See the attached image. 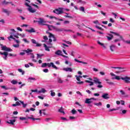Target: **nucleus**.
I'll return each instance as SVG.
<instances>
[{"mask_svg":"<svg viewBox=\"0 0 130 130\" xmlns=\"http://www.w3.org/2000/svg\"><path fill=\"white\" fill-rule=\"evenodd\" d=\"M44 47L45 48V50L46 51H50V49H49V47L46 45V44H44Z\"/></svg>","mask_w":130,"mask_h":130,"instance_id":"nucleus-25","label":"nucleus"},{"mask_svg":"<svg viewBox=\"0 0 130 130\" xmlns=\"http://www.w3.org/2000/svg\"><path fill=\"white\" fill-rule=\"evenodd\" d=\"M29 54H31V56H30L31 58L34 59L35 57V56L34 55V54L32 53H30Z\"/></svg>","mask_w":130,"mask_h":130,"instance_id":"nucleus-47","label":"nucleus"},{"mask_svg":"<svg viewBox=\"0 0 130 130\" xmlns=\"http://www.w3.org/2000/svg\"><path fill=\"white\" fill-rule=\"evenodd\" d=\"M118 70L115 72L116 74H120L121 73H123L124 72H126V69L125 68L122 67H118Z\"/></svg>","mask_w":130,"mask_h":130,"instance_id":"nucleus-5","label":"nucleus"},{"mask_svg":"<svg viewBox=\"0 0 130 130\" xmlns=\"http://www.w3.org/2000/svg\"><path fill=\"white\" fill-rule=\"evenodd\" d=\"M50 92H51V96H52V97H54V96H55V92H53L52 90H51Z\"/></svg>","mask_w":130,"mask_h":130,"instance_id":"nucleus-38","label":"nucleus"},{"mask_svg":"<svg viewBox=\"0 0 130 130\" xmlns=\"http://www.w3.org/2000/svg\"><path fill=\"white\" fill-rule=\"evenodd\" d=\"M39 21L38 20H34V23H38V24H40V25H43V24L46 23V21L43 20L42 18H39Z\"/></svg>","mask_w":130,"mask_h":130,"instance_id":"nucleus-6","label":"nucleus"},{"mask_svg":"<svg viewBox=\"0 0 130 130\" xmlns=\"http://www.w3.org/2000/svg\"><path fill=\"white\" fill-rule=\"evenodd\" d=\"M41 92L42 93H45V92H46V90H45L44 88H42Z\"/></svg>","mask_w":130,"mask_h":130,"instance_id":"nucleus-54","label":"nucleus"},{"mask_svg":"<svg viewBox=\"0 0 130 130\" xmlns=\"http://www.w3.org/2000/svg\"><path fill=\"white\" fill-rule=\"evenodd\" d=\"M115 47H116V46H115L114 45H111L110 47V49L111 51H112V52L114 51V50H113V49H114V48H115Z\"/></svg>","mask_w":130,"mask_h":130,"instance_id":"nucleus-22","label":"nucleus"},{"mask_svg":"<svg viewBox=\"0 0 130 130\" xmlns=\"http://www.w3.org/2000/svg\"><path fill=\"white\" fill-rule=\"evenodd\" d=\"M19 119L20 120H27L28 119H29V118H28V117H20L19 118Z\"/></svg>","mask_w":130,"mask_h":130,"instance_id":"nucleus-27","label":"nucleus"},{"mask_svg":"<svg viewBox=\"0 0 130 130\" xmlns=\"http://www.w3.org/2000/svg\"><path fill=\"white\" fill-rule=\"evenodd\" d=\"M2 12L7 14V16H10V14H11V11H9L7 9L4 8H2Z\"/></svg>","mask_w":130,"mask_h":130,"instance_id":"nucleus-14","label":"nucleus"},{"mask_svg":"<svg viewBox=\"0 0 130 130\" xmlns=\"http://www.w3.org/2000/svg\"><path fill=\"white\" fill-rule=\"evenodd\" d=\"M0 54H1V55H5V57H4L3 58L5 60H7L8 58V55H9V53H8V52H6V51L4 52H0Z\"/></svg>","mask_w":130,"mask_h":130,"instance_id":"nucleus-9","label":"nucleus"},{"mask_svg":"<svg viewBox=\"0 0 130 130\" xmlns=\"http://www.w3.org/2000/svg\"><path fill=\"white\" fill-rule=\"evenodd\" d=\"M63 71H65V72H71V73L73 72V69L71 68H63Z\"/></svg>","mask_w":130,"mask_h":130,"instance_id":"nucleus-20","label":"nucleus"},{"mask_svg":"<svg viewBox=\"0 0 130 130\" xmlns=\"http://www.w3.org/2000/svg\"><path fill=\"white\" fill-rule=\"evenodd\" d=\"M6 51H13V50L11 49L10 48H7L6 49Z\"/></svg>","mask_w":130,"mask_h":130,"instance_id":"nucleus-55","label":"nucleus"},{"mask_svg":"<svg viewBox=\"0 0 130 130\" xmlns=\"http://www.w3.org/2000/svg\"><path fill=\"white\" fill-rule=\"evenodd\" d=\"M71 113L73 115L76 114V113H77V111L76 110H75V109H73V110H72Z\"/></svg>","mask_w":130,"mask_h":130,"instance_id":"nucleus-35","label":"nucleus"},{"mask_svg":"<svg viewBox=\"0 0 130 130\" xmlns=\"http://www.w3.org/2000/svg\"><path fill=\"white\" fill-rule=\"evenodd\" d=\"M94 85V82L93 81H90V83H89V86H93Z\"/></svg>","mask_w":130,"mask_h":130,"instance_id":"nucleus-63","label":"nucleus"},{"mask_svg":"<svg viewBox=\"0 0 130 130\" xmlns=\"http://www.w3.org/2000/svg\"><path fill=\"white\" fill-rule=\"evenodd\" d=\"M80 11H81V12H85V8L83 7H81L79 9Z\"/></svg>","mask_w":130,"mask_h":130,"instance_id":"nucleus-42","label":"nucleus"},{"mask_svg":"<svg viewBox=\"0 0 130 130\" xmlns=\"http://www.w3.org/2000/svg\"><path fill=\"white\" fill-rule=\"evenodd\" d=\"M110 33H111V34H114V35H116V36H119L120 39H121L122 40V41L123 42V40H124L123 39V38H122V36H120L119 34H117L115 32L112 31H110Z\"/></svg>","mask_w":130,"mask_h":130,"instance_id":"nucleus-13","label":"nucleus"},{"mask_svg":"<svg viewBox=\"0 0 130 130\" xmlns=\"http://www.w3.org/2000/svg\"><path fill=\"white\" fill-rule=\"evenodd\" d=\"M62 10H63V8H58V9L54 10L53 13H54V14H56L57 15H60L63 13Z\"/></svg>","mask_w":130,"mask_h":130,"instance_id":"nucleus-3","label":"nucleus"},{"mask_svg":"<svg viewBox=\"0 0 130 130\" xmlns=\"http://www.w3.org/2000/svg\"><path fill=\"white\" fill-rule=\"evenodd\" d=\"M74 60L75 61H76V62H79V63H83V64H88V63L86 62L80 61L76 58L74 59Z\"/></svg>","mask_w":130,"mask_h":130,"instance_id":"nucleus-19","label":"nucleus"},{"mask_svg":"<svg viewBox=\"0 0 130 130\" xmlns=\"http://www.w3.org/2000/svg\"><path fill=\"white\" fill-rule=\"evenodd\" d=\"M2 4L3 6H7V5H9V4H10L12 6H14L12 2H7L6 0H4Z\"/></svg>","mask_w":130,"mask_h":130,"instance_id":"nucleus-11","label":"nucleus"},{"mask_svg":"<svg viewBox=\"0 0 130 130\" xmlns=\"http://www.w3.org/2000/svg\"><path fill=\"white\" fill-rule=\"evenodd\" d=\"M25 31L28 32V33H35L36 32V30L34 28H31L30 29H26Z\"/></svg>","mask_w":130,"mask_h":130,"instance_id":"nucleus-18","label":"nucleus"},{"mask_svg":"<svg viewBox=\"0 0 130 130\" xmlns=\"http://www.w3.org/2000/svg\"><path fill=\"white\" fill-rule=\"evenodd\" d=\"M126 110H122V113L123 114H125V113H126Z\"/></svg>","mask_w":130,"mask_h":130,"instance_id":"nucleus-53","label":"nucleus"},{"mask_svg":"<svg viewBox=\"0 0 130 130\" xmlns=\"http://www.w3.org/2000/svg\"><path fill=\"white\" fill-rule=\"evenodd\" d=\"M28 82L29 83H34V81H36V78L33 77H29L27 79Z\"/></svg>","mask_w":130,"mask_h":130,"instance_id":"nucleus-15","label":"nucleus"},{"mask_svg":"<svg viewBox=\"0 0 130 130\" xmlns=\"http://www.w3.org/2000/svg\"><path fill=\"white\" fill-rule=\"evenodd\" d=\"M95 28H96L97 29H99V30H101L102 31H104V29L102 28V27H100L99 26L96 25L95 26Z\"/></svg>","mask_w":130,"mask_h":130,"instance_id":"nucleus-40","label":"nucleus"},{"mask_svg":"<svg viewBox=\"0 0 130 130\" xmlns=\"http://www.w3.org/2000/svg\"><path fill=\"white\" fill-rule=\"evenodd\" d=\"M90 100H89V99H86L85 101V103H86V104H90L91 101H90Z\"/></svg>","mask_w":130,"mask_h":130,"instance_id":"nucleus-29","label":"nucleus"},{"mask_svg":"<svg viewBox=\"0 0 130 130\" xmlns=\"http://www.w3.org/2000/svg\"><path fill=\"white\" fill-rule=\"evenodd\" d=\"M58 112H60V113H63V114H64V111H63L62 107L58 110Z\"/></svg>","mask_w":130,"mask_h":130,"instance_id":"nucleus-32","label":"nucleus"},{"mask_svg":"<svg viewBox=\"0 0 130 130\" xmlns=\"http://www.w3.org/2000/svg\"><path fill=\"white\" fill-rule=\"evenodd\" d=\"M46 33H47L48 34H49V38H52L53 39V41H54V42L55 41H56V38H55V37L54 36V35L52 34H51V32H49L48 31H46Z\"/></svg>","mask_w":130,"mask_h":130,"instance_id":"nucleus-8","label":"nucleus"},{"mask_svg":"<svg viewBox=\"0 0 130 130\" xmlns=\"http://www.w3.org/2000/svg\"><path fill=\"white\" fill-rule=\"evenodd\" d=\"M27 118H29V119H32V120H40V118H35L31 117H27Z\"/></svg>","mask_w":130,"mask_h":130,"instance_id":"nucleus-28","label":"nucleus"},{"mask_svg":"<svg viewBox=\"0 0 130 130\" xmlns=\"http://www.w3.org/2000/svg\"><path fill=\"white\" fill-rule=\"evenodd\" d=\"M37 58H41L42 56H43L44 54H37Z\"/></svg>","mask_w":130,"mask_h":130,"instance_id":"nucleus-33","label":"nucleus"},{"mask_svg":"<svg viewBox=\"0 0 130 130\" xmlns=\"http://www.w3.org/2000/svg\"><path fill=\"white\" fill-rule=\"evenodd\" d=\"M59 29H62L63 30L61 31V32H62V31H65L66 32H71L72 30L71 29H64V28H59Z\"/></svg>","mask_w":130,"mask_h":130,"instance_id":"nucleus-41","label":"nucleus"},{"mask_svg":"<svg viewBox=\"0 0 130 130\" xmlns=\"http://www.w3.org/2000/svg\"><path fill=\"white\" fill-rule=\"evenodd\" d=\"M120 92H121V95H124V97H127L128 95L127 94H125V92L124 91H123V90H120Z\"/></svg>","mask_w":130,"mask_h":130,"instance_id":"nucleus-26","label":"nucleus"},{"mask_svg":"<svg viewBox=\"0 0 130 130\" xmlns=\"http://www.w3.org/2000/svg\"><path fill=\"white\" fill-rule=\"evenodd\" d=\"M42 68H46V67H47V63H43L42 64Z\"/></svg>","mask_w":130,"mask_h":130,"instance_id":"nucleus-39","label":"nucleus"},{"mask_svg":"<svg viewBox=\"0 0 130 130\" xmlns=\"http://www.w3.org/2000/svg\"><path fill=\"white\" fill-rule=\"evenodd\" d=\"M7 48L8 47H7V46H4L2 47V50H4L5 51H6Z\"/></svg>","mask_w":130,"mask_h":130,"instance_id":"nucleus-44","label":"nucleus"},{"mask_svg":"<svg viewBox=\"0 0 130 130\" xmlns=\"http://www.w3.org/2000/svg\"><path fill=\"white\" fill-rule=\"evenodd\" d=\"M43 25H45V26H47L49 30H50V31H51V28H52V29H53V30H55V31H56V32H61V31H63V29H59L57 27L53 26V25H50L47 24H43Z\"/></svg>","mask_w":130,"mask_h":130,"instance_id":"nucleus-2","label":"nucleus"},{"mask_svg":"<svg viewBox=\"0 0 130 130\" xmlns=\"http://www.w3.org/2000/svg\"><path fill=\"white\" fill-rule=\"evenodd\" d=\"M47 66L48 67V68L52 67V68H53V69H55V70H57L58 69L55 66V65H54L53 62H50V63H47Z\"/></svg>","mask_w":130,"mask_h":130,"instance_id":"nucleus-10","label":"nucleus"},{"mask_svg":"<svg viewBox=\"0 0 130 130\" xmlns=\"http://www.w3.org/2000/svg\"><path fill=\"white\" fill-rule=\"evenodd\" d=\"M23 41H24L25 43H28V44H29V41H28L27 40V39H23Z\"/></svg>","mask_w":130,"mask_h":130,"instance_id":"nucleus-48","label":"nucleus"},{"mask_svg":"<svg viewBox=\"0 0 130 130\" xmlns=\"http://www.w3.org/2000/svg\"><path fill=\"white\" fill-rule=\"evenodd\" d=\"M75 77L76 78L77 81L78 82H81V79L78 77V75H76Z\"/></svg>","mask_w":130,"mask_h":130,"instance_id":"nucleus-43","label":"nucleus"},{"mask_svg":"<svg viewBox=\"0 0 130 130\" xmlns=\"http://www.w3.org/2000/svg\"><path fill=\"white\" fill-rule=\"evenodd\" d=\"M17 29L18 30V31H20L21 32L23 31V29H22V28H21L20 27H17Z\"/></svg>","mask_w":130,"mask_h":130,"instance_id":"nucleus-60","label":"nucleus"},{"mask_svg":"<svg viewBox=\"0 0 130 130\" xmlns=\"http://www.w3.org/2000/svg\"><path fill=\"white\" fill-rule=\"evenodd\" d=\"M108 35H109V37L107 36V40H108V41H110L111 40H112V39H113V35H112V34H108Z\"/></svg>","mask_w":130,"mask_h":130,"instance_id":"nucleus-17","label":"nucleus"},{"mask_svg":"<svg viewBox=\"0 0 130 130\" xmlns=\"http://www.w3.org/2000/svg\"><path fill=\"white\" fill-rule=\"evenodd\" d=\"M63 42H65V43H67V44H69V45H72V42L70 41L64 40Z\"/></svg>","mask_w":130,"mask_h":130,"instance_id":"nucleus-37","label":"nucleus"},{"mask_svg":"<svg viewBox=\"0 0 130 130\" xmlns=\"http://www.w3.org/2000/svg\"><path fill=\"white\" fill-rule=\"evenodd\" d=\"M50 19H55V20H57V18H56L55 16H49Z\"/></svg>","mask_w":130,"mask_h":130,"instance_id":"nucleus-50","label":"nucleus"},{"mask_svg":"<svg viewBox=\"0 0 130 130\" xmlns=\"http://www.w3.org/2000/svg\"><path fill=\"white\" fill-rule=\"evenodd\" d=\"M25 5L26 6V7H28V8L27 9L28 12H29L30 13H36V10L33 9V8H32V7H31V6L29 5V4H28V3H26L25 4Z\"/></svg>","mask_w":130,"mask_h":130,"instance_id":"nucleus-4","label":"nucleus"},{"mask_svg":"<svg viewBox=\"0 0 130 130\" xmlns=\"http://www.w3.org/2000/svg\"><path fill=\"white\" fill-rule=\"evenodd\" d=\"M18 72H19V73H21L22 75L25 74V72L23 71V70H22L21 69H18Z\"/></svg>","mask_w":130,"mask_h":130,"instance_id":"nucleus-31","label":"nucleus"},{"mask_svg":"<svg viewBox=\"0 0 130 130\" xmlns=\"http://www.w3.org/2000/svg\"><path fill=\"white\" fill-rule=\"evenodd\" d=\"M31 41L32 43H33V44H36V46L37 47L41 46V44L37 43V42H36V40H35L34 39H31Z\"/></svg>","mask_w":130,"mask_h":130,"instance_id":"nucleus-16","label":"nucleus"},{"mask_svg":"<svg viewBox=\"0 0 130 130\" xmlns=\"http://www.w3.org/2000/svg\"><path fill=\"white\" fill-rule=\"evenodd\" d=\"M114 79H115V80H118V81H119V80H120V77L118 76H116L115 77L112 78V80H114Z\"/></svg>","mask_w":130,"mask_h":130,"instance_id":"nucleus-30","label":"nucleus"},{"mask_svg":"<svg viewBox=\"0 0 130 130\" xmlns=\"http://www.w3.org/2000/svg\"><path fill=\"white\" fill-rule=\"evenodd\" d=\"M98 44H100V45H101V46H104V44L100 42V41H98Z\"/></svg>","mask_w":130,"mask_h":130,"instance_id":"nucleus-51","label":"nucleus"},{"mask_svg":"<svg viewBox=\"0 0 130 130\" xmlns=\"http://www.w3.org/2000/svg\"><path fill=\"white\" fill-rule=\"evenodd\" d=\"M107 84H108L109 85H114V83L113 82H111L110 81H108L107 82Z\"/></svg>","mask_w":130,"mask_h":130,"instance_id":"nucleus-49","label":"nucleus"},{"mask_svg":"<svg viewBox=\"0 0 130 130\" xmlns=\"http://www.w3.org/2000/svg\"><path fill=\"white\" fill-rule=\"evenodd\" d=\"M23 52H26V53H29V52H32L33 50L30 49H27V50H23Z\"/></svg>","mask_w":130,"mask_h":130,"instance_id":"nucleus-23","label":"nucleus"},{"mask_svg":"<svg viewBox=\"0 0 130 130\" xmlns=\"http://www.w3.org/2000/svg\"><path fill=\"white\" fill-rule=\"evenodd\" d=\"M102 98H103V99H109L110 97L109 96V94L106 93H104L102 95Z\"/></svg>","mask_w":130,"mask_h":130,"instance_id":"nucleus-12","label":"nucleus"},{"mask_svg":"<svg viewBox=\"0 0 130 130\" xmlns=\"http://www.w3.org/2000/svg\"><path fill=\"white\" fill-rule=\"evenodd\" d=\"M62 52H61V51H60V50H58V51H56L55 52V54H56L57 55H62Z\"/></svg>","mask_w":130,"mask_h":130,"instance_id":"nucleus-21","label":"nucleus"},{"mask_svg":"<svg viewBox=\"0 0 130 130\" xmlns=\"http://www.w3.org/2000/svg\"><path fill=\"white\" fill-rule=\"evenodd\" d=\"M64 24H70V21H69V20H65L64 21Z\"/></svg>","mask_w":130,"mask_h":130,"instance_id":"nucleus-58","label":"nucleus"},{"mask_svg":"<svg viewBox=\"0 0 130 130\" xmlns=\"http://www.w3.org/2000/svg\"><path fill=\"white\" fill-rule=\"evenodd\" d=\"M121 79L123 81H124L125 83H126L127 84L130 83V77H128L127 76H126L125 77H121Z\"/></svg>","mask_w":130,"mask_h":130,"instance_id":"nucleus-7","label":"nucleus"},{"mask_svg":"<svg viewBox=\"0 0 130 130\" xmlns=\"http://www.w3.org/2000/svg\"><path fill=\"white\" fill-rule=\"evenodd\" d=\"M31 91L32 93H33V92H38V89H35V90L31 89Z\"/></svg>","mask_w":130,"mask_h":130,"instance_id":"nucleus-64","label":"nucleus"},{"mask_svg":"<svg viewBox=\"0 0 130 130\" xmlns=\"http://www.w3.org/2000/svg\"><path fill=\"white\" fill-rule=\"evenodd\" d=\"M12 84H13V85H16V84H18V81L13 80L11 81Z\"/></svg>","mask_w":130,"mask_h":130,"instance_id":"nucleus-34","label":"nucleus"},{"mask_svg":"<svg viewBox=\"0 0 130 130\" xmlns=\"http://www.w3.org/2000/svg\"><path fill=\"white\" fill-rule=\"evenodd\" d=\"M43 39H44V40H48V38H47V36H44L43 37Z\"/></svg>","mask_w":130,"mask_h":130,"instance_id":"nucleus-56","label":"nucleus"},{"mask_svg":"<svg viewBox=\"0 0 130 130\" xmlns=\"http://www.w3.org/2000/svg\"><path fill=\"white\" fill-rule=\"evenodd\" d=\"M69 118H70V119H71V120H72V119H76V117H75L74 116H70Z\"/></svg>","mask_w":130,"mask_h":130,"instance_id":"nucleus-59","label":"nucleus"},{"mask_svg":"<svg viewBox=\"0 0 130 130\" xmlns=\"http://www.w3.org/2000/svg\"><path fill=\"white\" fill-rule=\"evenodd\" d=\"M77 84L78 85H82V84H84V82L83 81L77 82Z\"/></svg>","mask_w":130,"mask_h":130,"instance_id":"nucleus-46","label":"nucleus"},{"mask_svg":"<svg viewBox=\"0 0 130 130\" xmlns=\"http://www.w3.org/2000/svg\"><path fill=\"white\" fill-rule=\"evenodd\" d=\"M60 118L62 119V120H67V121H68V119L66 117H61Z\"/></svg>","mask_w":130,"mask_h":130,"instance_id":"nucleus-57","label":"nucleus"},{"mask_svg":"<svg viewBox=\"0 0 130 130\" xmlns=\"http://www.w3.org/2000/svg\"><path fill=\"white\" fill-rule=\"evenodd\" d=\"M19 46H20V45L19 44L13 45V47H15L16 48L19 47Z\"/></svg>","mask_w":130,"mask_h":130,"instance_id":"nucleus-52","label":"nucleus"},{"mask_svg":"<svg viewBox=\"0 0 130 130\" xmlns=\"http://www.w3.org/2000/svg\"><path fill=\"white\" fill-rule=\"evenodd\" d=\"M93 81L94 83L97 85V88L99 89H101V88H103V85H102V82L100 81V80L98 79L97 77H93Z\"/></svg>","mask_w":130,"mask_h":130,"instance_id":"nucleus-1","label":"nucleus"},{"mask_svg":"<svg viewBox=\"0 0 130 130\" xmlns=\"http://www.w3.org/2000/svg\"><path fill=\"white\" fill-rule=\"evenodd\" d=\"M58 83H59L60 84L62 83H63V81L62 80H61V79L60 78H58Z\"/></svg>","mask_w":130,"mask_h":130,"instance_id":"nucleus-45","label":"nucleus"},{"mask_svg":"<svg viewBox=\"0 0 130 130\" xmlns=\"http://www.w3.org/2000/svg\"><path fill=\"white\" fill-rule=\"evenodd\" d=\"M43 72H44V73H48L49 70H48V69H44V70H43Z\"/></svg>","mask_w":130,"mask_h":130,"instance_id":"nucleus-61","label":"nucleus"},{"mask_svg":"<svg viewBox=\"0 0 130 130\" xmlns=\"http://www.w3.org/2000/svg\"><path fill=\"white\" fill-rule=\"evenodd\" d=\"M101 14H102V15H103V16H106V13H104L103 11H101Z\"/></svg>","mask_w":130,"mask_h":130,"instance_id":"nucleus-62","label":"nucleus"},{"mask_svg":"<svg viewBox=\"0 0 130 130\" xmlns=\"http://www.w3.org/2000/svg\"><path fill=\"white\" fill-rule=\"evenodd\" d=\"M94 105L96 106H101V105H102V103L99 102V103H94Z\"/></svg>","mask_w":130,"mask_h":130,"instance_id":"nucleus-36","label":"nucleus"},{"mask_svg":"<svg viewBox=\"0 0 130 130\" xmlns=\"http://www.w3.org/2000/svg\"><path fill=\"white\" fill-rule=\"evenodd\" d=\"M14 122H16V120L15 119L10 120L9 122L7 121V123H10V124H12V125H14Z\"/></svg>","mask_w":130,"mask_h":130,"instance_id":"nucleus-24","label":"nucleus"}]
</instances>
